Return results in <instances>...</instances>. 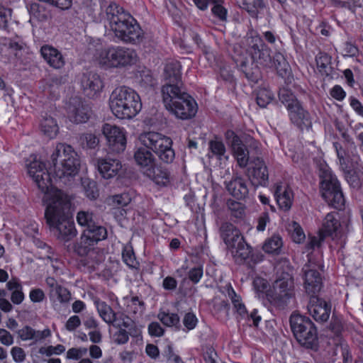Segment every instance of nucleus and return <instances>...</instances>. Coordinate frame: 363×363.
Here are the masks:
<instances>
[{
    "mask_svg": "<svg viewBox=\"0 0 363 363\" xmlns=\"http://www.w3.org/2000/svg\"><path fill=\"white\" fill-rule=\"evenodd\" d=\"M45 218L50 230L61 242H67L77 233L72 220L71 198L61 190L45 197Z\"/></svg>",
    "mask_w": 363,
    "mask_h": 363,
    "instance_id": "nucleus-1",
    "label": "nucleus"
},
{
    "mask_svg": "<svg viewBox=\"0 0 363 363\" xmlns=\"http://www.w3.org/2000/svg\"><path fill=\"white\" fill-rule=\"evenodd\" d=\"M242 44L246 46V53L250 56L251 60L240 57L236 62L246 78L252 82L257 83L261 78L258 65L264 67H272L271 50L259 35L253 30L247 33Z\"/></svg>",
    "mask_w": 363,
    "mask_h": 363,
    "instance_id": "nucleus-2",
    "label": "nucleus"
},
{
    "mask_svg": "<svg viewBox=\"0 0 363 363\" xmlns=\"http://www.w3.org/2000/svg\"><path fill=\"white\" fill-rule=\"evenodd\" d=\"M107 19L115 35L121 41L130 44L140 43L144 33L136 21L125 13L116 3H111L106 9Z\"/></svg>",
    "mask_w": 363,
    "mask_h": 363,
    "instance_id": "nucleus-3",
    "label": "nucleus"
},
{
    "mask_svg": "<svg viewBox=\"0 0 363 363\" xmlns=\"http://www.w3.org/2000/svg\"><path fill=\"white\" fill-rule=\"evenodd\" d=\"M109 107L118 118L130 120L142 109L139 94L133 89L122 86L116 88L109 98Z\"/></svg>",
    "mask_w": 363,
    "mask_h": 363,
    "instance_id": "nucleus-4",
    "label": "nucleus"
},
{
    "mask_svg": "<svg viewBox=\"0 0 363 363\" xmlns=\"http://www.w3.org/2000/svg\"><path fill=\"white\" fill-rule=\"evenodd\" d=\"M54 174L59 179L75 176L79 171L80 162L72 147L65 143L57 144L51 155Z\"/></svg>",
    "mask_w": 363,
    "mask_h": 363,
    "instance_id": "nucleus-5",
    "label": "nucleus"
},
{
    "mask_svg": "<svg viewBox=\"0 0 363 363\" xmlns=\"http://www.w3.org/2000/svg\"><path fill=\"white\" fill-rule=\"evenodd\" d=\"M277 279L274 283L275 298L282 305H286L294 298V281L292 276L293 269L286 258H281L274 267Z\"/></svg>",
    "mask_w": 363,
    "mask_h": 363,
    "instance_id": "nucleus-6",
    "label": "nucleus"
},
{
    "mask_svg": "<svg viewBox=\"0 0 363 363\" xmlns=\"http://www.w3.org/2000/svg\"><path fill=\"white\" fill-rule=\"evenodd\" d=\"M99 62L106 68H122L135 65L138 57L134 49L123 46H111L102 50Z\"/></svg>",
    "mask_w": 363,
    "mask_h": 363,
    "instance_id": "nucleus-7",
    "label": "nucleus"
},
{
    "mask_svg": "<svg viewBox=\"0 0 363 363\" xmlns=\"http://www.w3.org/2000/svg\"><path fill=\"white\" fill-rule=\"evenodd\" d=\"M320 177L323 198L333 208L342 209L345 200L336 176L328 167L325 166L320 169Z\"/></svg>",
    "mask_w": 363,
    "mask_h": 363,
    "instance_id": "nucleus-8",
    "label": "nucleus"
},
{
    "mask_svg": "<svg viewBox=\"0 0 363 363\" xmlns=\"http://www.w3.org/2000/svg\"><path fill=\"white\" fill-rule=\"evenodd\" d=\"M139 140L164 162L170 163L174 160L175 154L172 147V141L170 138L157 132H147L140 134Z\"/></svg>",
    "mask_w": 363,
    "mask_h": 363,
    "instance_id": "nucleus-9",
    "label": "nucleus"
},
{
    "mask_svg": "<svg viewBox=\"0 0 363 363\" xmlns=\"http://www.w3.org/2000/svg\"><path fill=\"white\" fill-rule=\"evenodd\" d=\"M290 325L294 337L300 345L310 349L317 346V330L308 318L293 314L290 317Z\"/></svg>",
    "mask_w": 363,
    "mask_h": 363,
    "instance_id": "nucleus-10",
    "label": "nucleus"
},
{
    "mask_svg": "<svg viewBox=\"0 0 363 363\" xmlns=\"http://www.w3.org/2000/svg\"><path fill=\"white\" fill-rule=\"evenodd\" d=\"M98 313L102 320L108 325L116 327L123 326L130 330V334L136 335L138 330L134 326V322L125 314L115 312L106 302L96 300L94 301Z\"/></svg>",
    "mask_w": 363,
    "mask_h": 363,
    "instance_id": "nucleus-11",
    "label": "nucleus"
},
{
    "mask_svg": "<svg viewBox=\"0 0 363 363\" xmlns=\"http://www.w3.org/2000/svg\"><path fill=\"white\" fill-rule=\"evenodd\" d=\"M27 172L29 177L32 178L38 189L45 194V197L52 191L58 190L57 189H51L52 178L46 169L45 164L43 162L35 158L33 159L27 164ZM44 199L45 200V198H44Z\"/></svg>",
    "mask_w": 363,
    "mask_h": 363,
    "instance_id": "nucleus-12",
    "label": "nucleus"
},
{
    "mask_svg": "<svg viewBox=\"0 0 363 363\" xmlns=\"http://www.w3.org/2000/svg\"><path fill=\"white\" fill-rule=\"evenodd\" d=\"M65 110L67 118L76 124L86 123L91 115L89 106L77 96L69 99L66 104Z\"/></svg>",
    "mask_w": 363,
    "mask_h": 363,
    "instance_id": "nucleus-13",
    "label": "nucleus"
},
{
    "mask_svg": "<svg viewBox=\"0 0 363 363\" xmlns=\"http://www.w3.org/2000/svg\"><path fill=\"white\" fill-rule=\"evenodd\" d=\"M225 140L228 145L230 147L232 154L236 160L238 166L240 168H245L247 166L250 162V152L240 140L239 136L231 130L226 131Z\"/></svg>",
    "mask_w": 363,
    "mask_h": 363,
    "instance_id": "nucleus-14",
    "label": "nucleus"
},
{
    "mask_svg": "<svg viewBox=\"0 0 363 363\" xmlns=\"http://www.w3.org/2000/svg\"><path fill=\"white\" fill-rule=\"evenodd\" d=\"M102 131L111 151L120 153L125 150L126 131L124 128L106 123L103 126Z\"/></svg>",
    "mask_w": 363,
    "mask_h": 363,
    "instance_id": "nucleus-15",
    "label": "nucleus"
},
{
    "mask_svg": "<svg viewBox=\"0 0 363 363\" xmlns=\"http://www.w3.org/2000/svg\"><path fill=\"white\" fill-rule=\"evenodd\" d=\"M171 106L167 109L177 118L182 120L191 118L196 115L198 110L196 101L189 94L182 95V98Z\"/></svg>",
    "mask_w": 363,
    "mask_h": 363,
    "instance_id": "nucleus-16",
    "label": "nucleus"
},
{
    "mask_svg": "<svg viewBox=\"0 0 363 363\" xmlns=\"http://www.w3.org/2000/svg\"><path fill=\"white\" fill-rule=\"evenodd\" d=\"M227 292L228 296L230 299L240 318L241 320H245L246 323L249 325H252L254 326H257L261 320V317L257 315V311L254 309L250 313H249L245 306L242 302L240 296L235 292L230 285L228 286Z\"/></svg>",
    "mask_w": 363,
    "mask_h": 363,
    "instance_id": "nucleus-17",
    "label": "nucleus"
},
{
    "mask_svg": "<svg viewBox=\"0 0 363 363\" xmlns=\"http://www.w3.org/2000/svg\"><path fill=\"white\" fill-rule=\"evenodd\" d=\"M252 167L247 170L248 179L252 185L255 186H266L268 182L269 174L267 166L259 157H251Z\"/></svg>",
    "mask_w": 363,
    "mask_h": 363,
    "instance_id": "nucleus-18",
    "label": "nucleus"
},
{
    "mask_svg": "<svg viewBox=\"0 0 363 363\" xmlns=\"http://www.w3.org/2000/svg\"><path fill=\"white\" fill-rule=\"evenodd\" d=\"M310 315L318 322H325L328 320L331 306L325 301L316 296H311L308 305Z\"/></svg>",
    "mask_w": 363,
    "mask_h": 363,
    "instance_id": "nucleus-19",
    "label": "nucleus"
},
{
    "mask_svg": "<svg viewBox=\"0 0 363 363\" xmlns=\"http://www.w3.org/2000/svg\"><path fill=\"white\" fill-rule=\"evenodd\" d=\"M290 121L301 130H309L312 121L309 112L304 108L301 102L287 111Z\"/></svg>",
    "mask_w": 363,
    "mask_h": 363,
    "instance_id": "nucleus-20",
    "label": "nucleus"
},
{
    "mask_svg": "<svg viewBox=\"0 0 363 363\" xmlns=\"http://www.w3.org/2000/svg\"><path fill=\"white\" fill-rule=\"evenodd\" d=\"M225 186L228 194L236 199H245L249 194L248 182L238 174H233L230 181H225Z\"/></svg>",
    "mask_w": 363,
    "mask_h": 363,
    "instance_id": "nucleus-21",
    "label": "nucleus"
},
{
    "mask_svg": "<svg viewBox=\"0 0 363 363\" xmlns=\"http://www.w3.org/2000/svg\"><path fill=\"white\" fill-rule=\"evenodd\" d=\"M304 273V287L306 291L311 296L319 292L322 287V277L320 273L310 265L305 264L303 267Z\"/></svg>",
    "mask_w": 363,
    "mask_h": 363,
    "instance_id": "nucleus-22",
    "label": "nucleus"
},
{
    "mask_svg": "<svg viewBox=\"0 0 363 363\" xmlns=\"http://www.w3.org/2000/svg\"><path fill=\"white\" fill-rule=\"evenodd\" d=\"M98 170L104 179H108L117 176L122 169V164L117 159L99 158L97 160Z\"/></svg>",
    "mask_w": 363,
    "mask_h": 363,
    "instance_id": "nucleus-23",
    "label": "nucleus"
},
{
    "mask_svg": "<svg viewBox=\"0 0 363 363\" xmlns=\"http://www.w3.org/2000/svg\"><path fill=\"white\" fill-rule=\"evenodd\" d=\"M274 197L279 208L287 211L294 202V192L291 187L282 183H277L274 189Z\"/></svg>",
    "mask_w": 363,
    "mask_h": 363,
    "instance_id": "nucleus-24",
    "label": "nucleus"
},
{
    "mask_svg": "<svg viewBox=\"0 0 363 363\" xmlns=\"http://www.w3.org/2000/svg\"><path fill=\"white\" fill-rule=\"evenodd\" d=\"M81 84L85 94L91 98L94 97L103 88V83L100 77L92 72L83 74Z\"/></svg>",
    "mask_w": 363,
    "mask_h": 363,
    "instance_id": "nucleus-25",
    "label": "nucleus"
},
{
    "mask_svg": "<svg viewBox=\"0 0 363 363\" xmlns=\"http://www.w3.org/2000/svg\"><path fill=\"white\" fill-rule=\"evenodd\" d=\"M182 84L166 83L162 87V101L166 108L172 107L175 101L182 98V95L188 94L181 89Z\"/></svg>",
    "mask_w": 363,
    "mask_h": 363,
    "instance_id": "nucleus-26",
    "label": "nucleus"
},
{
    "mask_svg": "<svg viewBox=\"0 0 363 363\" xmlns=\"http://www.w3.org/2000/svg\"><path fill=\"white\" fill-rule=\"evenodd\" d=\"M40 53L47 63L55 69L62 68L65 63V58L55 48L50 45H43L40 49Z\"/></svg>",
    "mask_w": 363,
    "mask_h": 363,
    "instance_id": "nucleus-27",
    "label": "nucleus"
},
{
    "mask_svg": "<svg viewBox=\"0 0 363 363\" xmlns=\"http://www.w3.org/2000/svg\"><path fill=\"white\" fill-rule=\"evenodd\" d=\"M220 235L228 249L236 245L243 237L238 228L230 223H223L220 227Z\"/></svg>",
    "mask_w": 363,
    "mask_h": 363,
    "instance_id": "nucleus-28",
    "label": "nucleus"
},
{
    "mask_svg": "<svg viewBox=\"0 0 363 363\" xmlns=\"http://www.w3.org/2000/svg\"><path fill=\"white\" fill-rule=\"evenodd\" d=\"M18 335L23 341L33 340L34 343L41 342L51 335L50 330H36L30 326L26 325L18 330Z\"/></svg>",
    "mask_w": 363,
    "mask_h": 363,
    "instance_id": "nucleus-29",
    "label": "nucleus"
},
{
    "mask_svg": "<svg viewBox=\"0 0 363 363\" xmlns=\"http://www.w3.org/2000/svg\"><path fill=\"white\" fill-rule=\"evenodd\" d=\"M134 159L143 172L155 165V157L152 152L145 146L137 147Z\"/></svg>",
    "mask_w": 363,
    "mask_h": 363,
    "instance_id": "nucleus-30",
    "label": "nucleus"
},
{
    "mask_svg": "<svg viewBox=\"0 0 363 363\" xmlns=\"http://www.w3.org/2000/svg\"><path fill=\"white\" fill-rule=\"evenodd\" d=\"M337 214L328 213L323 220L320 233L325 238L330 236L333 239L337 236L340 223L336 218Z\"/></svg>",
    "mask_w": 363,
    "mask_h": 363,
    "instance_id": "nucleus-31",
    "label": "nucleus"
},
{
    "mask_svg": "<svg viewBox=\"0 0 363 363\" xmlns=\"http://www.w3.org/2000/svg\"><path fill=\"white\" fill-rule=\"evenodd\" d=\"M144 174L160 186H167L170 182L169 172L160 166H155V164L150 169L145 170Z\"/></svg>",
    "mask_w": 363,
    "mask_h": 363,
    "instance_id": "nucleus-32",
    "label": "nucleus"
},
{
    "mask_svg": "<svg viewBox=\"0 0 363 363\" xmlns=\"http://www.w3.org/2000/svg\"><path fill=\"white\" fill-rule=\"evenodd\" d=\"M123 307L117 301L118 308L122 310L124 314H138L142 313L144 310V302L140 301L137 296H125L123 298Z\"/></svg>",
    "mask_w": 363,
    "mask_h": 363,
    "instance_id": "nucleus-33",
    "label": "nucleus"
},
{
    "mask_svg": "<svg viewBox=\"0 0 363 363\" xmlns=\"http://www.w3.org/2000/svg\"><path fill=\"white\" fill-rule=\"evenodd\" d=\"M235 262L238 264L246 261L251 253L250 247L245 242L244 238L228 249Z\"/></svg>",
    "mask_w": 363,
    "mask_h": 363,
    "instance_id": "nucleus-34",
    "label": "nucleus"
},
{
    "mask_svg": "<svg viewBox=\"0 0 363 363\" xmlns=\"http://www.w3.org/2000/svg\"><path fill=\"white\" fill-rule=\"evenodd\" d=\"M95 245L96 244L89 239V235L82 233L80 238L74 245V251L81 257L93 255Z\"/></svg>",
    "mask_w": 363,
    "mask_h": 363,
    "instance_id": "nucleus-35",
    "label": "nucleus"
},
{
    "mask_svg": "<svg viewBox=\"0 0 363 363\" xmlns=\"http://www.w3.org/2000/svg\"><path fill=\"white\" fill-rule=\"evenodd\" d=\"M164 77L167 83L182 84L180 63L173 60L167 62L164 69Z\"/></svg>",
    "mask_w": 363,
    "mask_h": 363,
    "instance_id": "nucleus-36",
    "label": "nucleus"
},
{
    "mask_svg": "<svg viewBox=\"0 0 363 363\" xmlns=\"http://www.w3.org/2000/svg\"><path fill=\"white\" fill-rule=\"evenodd\" d=\"M40 128L41 131L49 138H54L59 130L56 120L47 113L43 116L40 122Z\"/></svg>",
    "mask_w": 363,
    "mask_h": 363,
    "instance_id": "nucleus-37",
    "label": "nucleus"
},
{
    "mask_svg": "<svg viewBox=\"0 0 363 363\" xmlns=\"http://www.w3.org/2000/svg\"><path fill=\"white\" fill-rule=\"evenodd\" d=\"M279 100L286 107L287 111L301 103L292 91L286 88L280 89Z\"/></svg>",
    "mask_w": 363,
    "mask_h": 363,
    "instance_id": "nucleus-38",
    "label": "nucleus"
},
{
    "mask_svg": "<svg viewBox=\"0 0 363 363\" xmlns=\"http://www.w3.org/2000/svg\"><path fill=\"white\" fill-rule=\"evenodd\" d=\"M332 57L325 52H320L315 57L317 67L319 72L325 76H329L333 70L331 66Z\"/></svg>",
    "mask_w": 363,
    "mask_h": 363,
    "instance_id": "nucleus-39",
    "label": "nucleus"
},
{
    "mask_svg": "<svg viewBox=\"0 0 363 363\" xmlns=\"http://www.w3.org/2000/svg\"><path fill=\"white\" fill-rule=\"evenodd\" d=\"M83 233L89 235V239L92 240L96 245L101 240H103L107 237L106 229L96 223L91 225L89 228L84 230Z\"/></svg>",
    "mask_w": 363,
    "mask_h": 363,
    "instance_id": "nucleus-40",
    "label": "nucleus"
},
{
    "mask_svg": "<svg viewBox=\"0 0 363 363\" xmlns=\"http://www.w3.org/2000/svg\"><path fill=\"white\" fill-rule=\"evenodd\" d=\"M333 145L336 152L340 169L345 173H350L348 170L349 157L347 152L338 142H334Z\"/></svg>",
    "mask_w": 363,
    "mask_h": 363,
    "instance_id": "nucleus-41",
    "label": "nucleus"
},
{
    "mask_svg": "<svg viewBox=\"0 0 363 363\" xmlns=\"http://www.w3.org/2000/svg\"><path fill=\"white\" fill-rule=\"evenodd\" d=\"M82 186L87 198L94 200L99 196V190L96 183L89 178L82 179Z\"/></svg>",
    "mask_w": 363,
    "mask_h": 363,
    "instance_id": "nucleus-42",
    "label": "nucleus"
},
{
    "mask_svg": "<svg viewBox=\"0 0 363 363\" xmlns=\"http://www.w3.org/2000/svg\"><path fill=\"white\" fill-rule=\"evenodd\" d=\"M282 240L279 235H273L267 240L263 245V250L267 253H278L282 247Z\"/></svg>",
    "mask_w": 363,
    "mask_h": 363,
    "instance_id": "nucleus-43",
    "label": "nucleus"
},
{
    "mask_svg": "<svg viewBox=\"0 0 363 363\" xmlns=\"http://www.w3.org/2000/svg\"><path fill=\"white\" fill-rule=\"evenodd\" d=\"M134 326L138 330V334L135 335L137 336L140 333L139 329L135 326L134 324ZM122 326L118 327L119 329L115 332L113 335V340L115 343L117 345H123L128 342L129 340V335L133 336L130 334V330L128 328H121Z\"/></svg>",
    "mask_w": 363,
    "mask_h": 363,
    "instance_id": "nucleus-44",
    "label": "nucleus"
},
{
    "mask_svg": "<svg viewBox=\"0 0 363 363\" xmlns=\"http://www.w3.org/2000/svg\"><path fill=\"white\" fill-rule=\"evenodd\" d=\"M272 92L266 88H259L257 93V103L261 108H265L273 99Z\"/></svg>",
    "mask_w": 363,
    "mask_h": 363,
    "instance_id": "nucleus-45",
    "label": "nucleus"
},
{
    "mask_svg": "<svg viewBox=\"0 0 363 363\" xmlns=\"http://www.w3.org/2000/svg\"><path fill=\"white\" fill-rule=\"evenodd\" d=\"M158 319L167 327L179 326V317L177 313L160 312L157 315Z\"/></svg>",
    "mask_w": 363,
    "mask_h": 363,
    "instance_id": "nucleus-46",
    "label": "nucleus"
},
{
    "mask_svg": "<svg viewBox=\"0 0 363 363\" xmlns=\"http://www.w3.org/2000/svg\"><path fill=\"white\" fill-rule=\"evenodd\" d=\"M208 157L216 156L218 159L221 160L225 153V147L223 142L218 140H211L209 142Z\"/></svg>",
    "mask_w": 363,
    "mask_h": 363,
    "instance_id": "nucleus-47",
    "label": "nucleus"
},
{
    "mask_svg": "<svg viewBox=\"0 0 363 363\" xmlns=\"http://www.w3.org/2000/svg\"><path fill=\"white\" fill-rule=\"evenodd\" d=\"M77 220L79 225L86 228H89L96 223L93 213L89 211H79L77 216Z\"/></svg>",
    "mask_w": 363,
    "mask_h": 363,
    "instance_id": "nucleus-48",
    "label": "nucleus"
},
{
    "mask_svg": "<svg viewBox=\"0 0 363 363\" xmlns=\"http://www.w3.org/2000/svg\"><path fill=\"white\" fill-rule=\"evenodd\" d=\"M65 351V347L62 345H57L56 346L41 347L39 349V353L42 355L50 357L53 354L59 355Z\"/></svg>",
    "mask_w": 363,
    "mask_h": 363,
    "instance_id": "nucleus-49",
    "label": "nucleus"
},
{
    "mask_svg": "<svg viewBox=\"0 0 363 363\" xmlns=\"http://www.w3.org/2000/svg\"><path fill=\"white\" fill-rule=\"evenodd\" d=\"M123 262L130 268H136L138 263L135 254L130 247H125L122 253Z\"/></svg>",
    "mask_w": 363,
    "mask_h": 363,
    "instance_id": "nucleus-50",
    "label": "nucleus"
},
{
    "mask_svg": "<svg viewBox=\"0 0 363 363\" xmlns=\"http://www.w3.org/2000/svg\"><path fill=\"white\" fill-rule=\"evenodd\" d=\"M80 140L83 146H86L89 149L96 148L99 143V138L92 133L83 134L80 138Z\"/></svg>",
    "mask_w": 363,
    "mask_h": 363,
    "instance_id": "nucleus-51",
    "label": "nucleus"
},
{
    "mask_svg": "<svg viewBox=\"0 0 363 363\" xmlns=\"http://www.w3.org/2000/svg\"><path fill=\"white\" fill-rule=\"evenodd\" d=\"M88 349L86 347H72L67 351L66 358L68 359L80 360L86 354Z\"/></svg>",
    "mask_w": 363,
    "mask_h": 363,
    "instance_id": "nucleus-52",
    "label": "nucleus"
},
{
    "mask_svg": "<svg viewBox=\"0 0 363 363\" xmlns=\"http://www.w3.org/2000/svg\"><path fill=\"white\" fill-rule=\"evenodd\" d=\"M273 66L280 74H282V72H286L288 65L284 56L280 52H277L274 55L272 59V67Z\"/></svg>",
    "mask_w": 363,
    "mask_h": 363,
    "instance_id": "nucleus-53",
    "label": "nucleus"
},
{
    "mask_svg": "<svg viewBox=\"0 0 363 363\" xmlns=\"http://www.w3.org/2000/svg\"><path fill=\"white\" fill-rule=\"evenodd\" d=\"M228 206L233 216L240 218L244 216L245 207L241 203L235 201H228Z\"/></svg>",
    "mask_w": 363,
    "mask_h": 363,
    "instance_id": "nucleus-54",
    "label": "nucleus"
},
{
    "mask_svg": "<svg viewBox=\"0 0 363 363\" xmlns=\"http://www.w3.org/2000/svg\"><path fill=\"white\" fill-rule=\"evenodd\" d=\"M183 324L186 331L191 330L196 327L198 318L194 313H186L183 318Z\"/></svg>",
    "mask_w": 363,
    "mask_h": 363,
    "instance_id": "nucleus-55",
    "label": "nucleus"
},
{
    "mask_svg": "<svg viewBox=\"0 0 363 363\" xmlns=\"http://www.w3.org/2000/svg\"><path fill=\"white\" fill-rule=\"evenodd\" d=\"M203 267L198 265L189 269L188 272V277L193 284H198L203 277Z\"/></svg>",
    "mask_w": 363,
    "mask_h": 363,
    "instance_id": "nucleus-56",
    "label": "nucleus"
},
{
    "mask_svg": "<svg viewBox=\"0 0 363 363\" xmlns=\"http://www.w3.org/2000/svg\"><path fill=\"white\" fill-rule=\"evenodd\" d=\"M52 296H57V301L61 303H67L71 298L69 291L62 286L53 292Z\"/></svg>",
    "mask_w": 363,
    "mask_h": 363,
    "instance_id": "nucleus-57",
    "label": "nucleus"
},
{
    "mask_svg": "<svg viewBox=\"0 0 363 363\" xmlns=\"http://www.w3.org/2000/svg\"><path fill=\"white\" fill-rule=\"evenodd\" d=\"M336 353L340 354L342 359V363H352V357L347 345H340L336 348Z\"/></svg>",
    "mask_w": 363,
    "mask_h": 363,
    "instance_id": "nucleus-58",
    "label": "nucleus"
},
{
    "mask_svg": "<svg viewBox=\"0 0 363 363\" xmlns=\"http://www.w3.org/2000/svg\"><path fill=\"white\" fill-rule=\"evenodd\" d=\"M11 354L12 356L13 360L17 363L23 362L26 359V357L23 349L17 346L13 347L11 348Z\"/></svg>",
    "mask_w": 363,
    "mask_h": 363,
    "instance_id": "nucleus-59",
    "label": "nucleus"
},
{
    "mask_svg": "<svg viewBox=\"0 0 363 363\" xmlns=\"http://www.w3.org/2000/svg\"><path fill=\"white\" fill-rule=\"evenodd\" d=\"M293 233L291 237L296 243H301L306 238L303 229L296 222L293 223Z\"/></svg>",
    "mask_w": 363,
    "mask_h": 363,
    "instance_id": "nucleus-60",
    "label": "nucleus"
},
{
    "mask_svg": "<svg viewBox=\"0 0 363 363\" xmlns=\"http://www.w3.org/2000/svg\"><path fill=\"white\" fill-rule=\"evenodd\" d=\"M147 329L149 335L152 337H162L164 333V330L157 322L150 323Z\"/></svg>",
    "mask_w": 363,
    "mask_h": 363,
    "instance_id": "nucleus-61",
    "label": "nucleus"
},
{
    "mask_svg": "<svg viewBox=\"0 0 363 363\" xmlns=\"http://www.w3.org/2000/svg\"><path fill=\"white\" fill-rule=\"evenodd\" d=\"M29 298L33 303H40L45 299V294L41 289H32L29 293Z\"/></svg>",
    "mask_w": 363,
    "mask_h": 363,
    "instance_id": "nucleus-62",
    "label": "nucleus"
},
{
    "mask_svg": "<svg viewBox=\"0 0 363 363\" xmlns=\"http://www.w3.org/2000/svg\"><path fill=\"white\" fill-rule=\"evenodd\" d=\"M131 201V198L128 193H123L113 196V202L118 206H125Z\"/></svg>",
    "mask_w": 363,
    "mask_h": 363,
    "instance_id": "nucleus-63",
    "label": "nucleus"
},
{
    "mask_svg": "<svg viewBox=\"0 0 363 363\" xmlns=\"http://www.w3.org/2000/svg\"><path fill=\"white\" fill-rule=\"evenodd\" d=\"M344 57H354L359 53V50L356 45L350 42H346L343 48Z\"/></svg>",
    "mask_w": 363,
    "mask_h": 363,
    "instance_id": "nucleus-64",
    "label": "nucleus"
}]
</instances>
